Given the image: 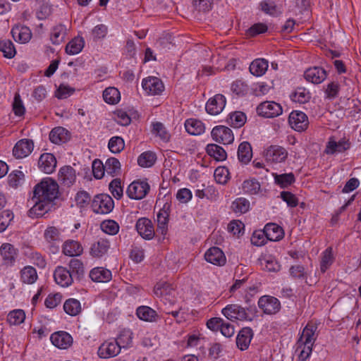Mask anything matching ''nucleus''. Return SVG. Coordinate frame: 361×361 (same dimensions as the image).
I'll list each match as a JSON object with an SVG mask.
<instances>
[{"instance_id":"f8f14e48","label":"nucleus","mask_w":361,"mask_h":361,"mask_svg":"<svg viewBox=\"0 0 361 361\" xmlns=\"http://www.w3.org/2000/svg\"><path fill=\"white\" fill-rule=\"evenodd\" d=\"M288 156V152L285 148L279 145H271L264 152L267 161L274 163L284 161Z\"/></svg>"},{"instance_id":"f3484780","label":"nucleus","mask_w":361,"mask_h":361,"mask_svg":"<svg viewBox=\"0 0 361 361\" xmlns=\"http://www.w3.org/2000/svg\"><path fill=\"white\" fill-rule=\"evenodd\" d=\"M350 146L349 140L345 138L341 139L336 142L333 137H331L326 144L325 153L327 154L342 153L349 149Z\"/></svg>"},{"instance_id":"cd10ccee","label":"nucleus","mask_w":361,"mask_h":361,"mask_svg":"<svg viewBox=\"0 0 361 361\" xmlns=\"http://www.w3.org/2000/svg\"><path fill=\"white\" fill-rule=\"evenodd\" d=\"M75 171L70 166L62 167L59 172V180L64 185L70 186L75 180Z\"/></svg>"},{"instance_id":"4468645a","label":"nucleus","mask_w":361,"mask_h":361,"mask_svg":"<svg viewBox=\"0 0 361 361\" xmlns=\"http://www.w3.org/2000/svg\"><path fill=\"white\" fill-rule=\"evenodd\" d=\"M226 105V98L223 94H217L214 97L209 99L206 104V111L211 115H217L224 109Z\"/></svg>"},{"instance_id":"2f4dec72","label":"nucleus","mask_w":361,"mask_h":361,"mask_svg":"<svg viewBox=\"0 0 361 361\" xmlns=\"http://www.w3.org/2000/svg\"><path fill=\"white\" fill-rule=\"evenodd\" d=\"M109 246V240L100 238L92 245L90 253L94 257H101L107 252Z\"/></svg>"},{"instance_id":"6e6552de","label":"nucleus","mask_w":361,"mask_h":361,"mask_svg":"<svg viewBox=\"0 0 361 361\" xmlns=\"http://www.w3.org/2000/svg\"><path fill=\"white\" fill-rule=\"evenodd\" d=\"M211 134L213 140L224 145L231 143L234 139L232 130L224 126L214 127L212 129Z\"/></svg>"},{"instance_id":"a878e982","label":"nucleus","mask_w":361,"mask_h":361,"mask_svg":"<svg viewBox=\"0 0 361 361\" xmlns=\"http://www.w3.org/2000/svg\"><path fill=\"white\" fill-rule=\"evenodd\" d=\"M253 334L252 330L249 327L243 328L238 333L236 338V345L241 350L248 348Z\"/></svg>"},{"instance_id":"338daca9","label":"nucleus","mask_w":361,"mask_h":361,"mask_svg":"<svg viewBox=\"0 0 361 361\" xmlns=\"http://www.w3.org/2000/svg\"><path fill=\"white\" fill-rule=\"evenodd\" d=\"M216 181L220 184H225L228 179V171L223 167H218L214 171Z\"/></svg>"},{"instance_id":"69168bd1","label":"nucleus","mask_w":361,"mask_h":361,"mask_svg":"<svg viewBox=\"0 0 361 361\" xmlns=\"http://www.w3.org/2000/svg\"><path fill=\"white\" fill-rule=\"evenodd\" d=\"M69 268L71 273L77 274L78 276H81L84 273V267L82 262L78 259H72L69 262Z\"/></svg>"},{"instance_id":"2eb2a0df","label":"nucleus","mask_w":361,"mask_h":361,"mask_svg":"<svg viewBox=\"0 0 361 361\" xmlns=\"http://www.w3.org/2000/svg\"><path fill=\"white\" fill-rule=\"evenodd\" d=\"M34 143L32 140L23 139L18 141L13 149V154L17 159L27 157L33 150Z\"/></svg>"},{"instance_id":"aec40b11","label":"nucleus","mask_w":361,"mask_h":361,"mask_svg":"<svg viewBox=\"0 0 361 361\" xmlns=\"http://www.w3.org/2000/svg\"><path fill=\"white\" fill-rule=\"evenodd\" d=\"M204 258L207 262L214 265H224L226 261V257L223 251L217 247H210L204 254Z\"/></svg>"},{"instance_id":"bb28decb","label":"nucleus","mask_w":361,"mask_h":361,"mask_svg":"<svg viewBox=\"0 0 361 361\" xmlns=\"http://www.w3.org/2000/svg\"><path fill=\"white\" fill-rule=\"evenodd\" d=\"M264 233L267 238L271 241H277L283 237V230L279 225L269 223L264 228Z\"/></svg>"},{"instance_id":"393cba45","label":"nucleus","mask_w":361,"mask_h":361,"mask_svg":"<svg viewBox=\"0 0 361 361\" xmlns=\"http://www.w3.org/2000/svg\"><path fill=\"white\" fill-rule=\"evenodd\" d=\"M90 278L97 283H106L112 278L110 270L103 267H95L90 272Z\"/></svg>"},{"instance_id":"b1692460","label":"nucleus","mask_w":361,"mask_h":361,"mask_svg":"<svg viewBox=\"0 0 361 361\" xmlns=\"http://www.w3.org/2000/svg\"><path fill=\"white\" fill-rule=\"evenodd\" d=\"M169 206L164 204L157 215V231L162 235H165L168 231L169 216L168 209Z\"/></svg>"},{"instance_id":"864d4df0","label":"nucleus","mask_w":361,"mask_h":361,"mask_svg":"<svg viewBox=\"0 0 361 361\" xmlns=\"http://www.w3.org/2000/svg\"><path fill=\"white\" fill-rule=\"evenodd\" d=\"M25 314L22 310L11 311L7 316V321L11 325H18L23 322Z\"/></svg>"},{"instance_id":"79ce46f5","label":"nucleus","mask_w":361,"mask_h":361,"mask_svg":"<svg viewBox=\"0 0 361 361\" xmlns=\"http://www.w3.org/2000/svg\"><path fill=\"white\" fill-rule=\"evenodd\" d=\"M137 316L142 320L146 322H152L157 317V312L147 306H141L137 309Z\"/></svg>"},{"instance_id":"58836bf2","label":"nucleus","mask_w":361,"mask_h":361,"mask_svg":"<svg viewBox=\"0 0 361 361\" xmlns=\"http://www.w3.org/2000/svg\"><path fill=\"white\" fill-rule=\"evenodd\" d=\"M104 166L105 172L111 176H117L121 171V164L116 158L108 159Z\"/></svg>"},{"instance_id":"ea45409f","label":"nucleus","mask_w":361,"mask_h":361,"mask_svg":"<svg viewBox=\"0 0 361 361\" xmlns=\"http://www.w3.org/2000/svg\"><path fill=\"white\" fill-rule=\"evenodd\" d=\"M64 311L71 316H76L81 311V305L79 300L70 298L63 305Z\"/></svg>"},{"instance_id":"dca6fc26","label":"nucleus","mask_w":361,"mask_h":361,"mask_svg":"<svg viewBox=\"0 0 361 361\" xmlns=\"http://www.w3.org/2000/svg\"><path fill=\"white\" fill-rule=\"evenodd\" d=\"M73 275L71 271L63 267H57L54 273V278L57 284L61 287H68L73 281Z\"/></svg>"},{"instance_id":"8fccbe9b","label":"nucleus","mask_w":361,"mask_h":361,"mask_svg":"<svg viewBox=\"0 0 361 361\" xmlns=\"http://www.w3.org/2000/svg\"><path fill=\"white\" fill-rule=\"evenodd\" d=\"M133 333L128 329H124L121 331L118 336L117 338L115 339L120 345V348H128L132 343Z\"/></svg>"},{"instance_id":"1a4fd4ad","label":"nucleus","mask_w":361,"mask_h":361,"mask_svg":"<svg viewBox=\"0 0 361 361\" xmlns=\"http://www.w3.org/2000/svg\"><path fill=\"white\" fill-rule=\"evenodd\" d=\"M288 121L291 128L298 132L304 131L309 125L307 115L300 111H292L290 114Z\"/></svg>"},{"instance_id":"20e7f679","label":"nucleus","mask_w":361,"mask_h":361,"mask_svg":"<svg viewBox=\"0 0 361 361\" xmlns=\"http://www.w3.org/2000/svg\"><path fill=\"white\" fill-rule=\"evenodd\" d=\"M149 188V185L147 180H137L128 185L126 194L130 199L141 200L147 195Z\"/></svg>"},{"instance_id":"680f3d73","label":"nucleus","mask_w":361,"mask_h":361,"mask_svg":"<svg viewBox=\"0 0 361 361\" xmlns=\"http://www.w3.org/2000/svg\"><path fill=\"white\" fill-rule=\"evenodd\" d=\"M295 181V177L292 173L276 175L275 182L281 188H286Z\"/></svg>"},{"instance_id":"c9c22d12","label":"nucleus","mask_w":361,"mask_h":361,"mask_svg":"<svg viewBox=\"0 0 361 361\" xmlns=\"http://www.w3.org/2000/svg\"><path fill=\"white\" fill-rule=\"evenodd\" d=\"M84 45L85 42L82 37H75L66 44V52L69 55L78 54L82 50Z\"/></svg>"},{"instance_id":"13d9d810","label":"nucleus","mask_w":361,"mask_h":361,"mask_svg":"<svg viewBox=\"0 0 361 361\" xmlns=\"http://www.w3.org/2000/svg\"><path fill=\"white\" fill-rule=\"evenodd\" d=\"M102 230L109 235H116L119 231L118 224L114 220H105L101 224Z\"/></svg>"},{"instance_id":"0eeeda50","label":"nucleus","mask_w":361,"mask_h":361,"mask_svg":"<svg viewBox=\"0 0 361 361\" xmlns=\"http://www.w3.org/2000/svg\"><path fill=\"white\" fill-rule=\"evenodd\" d=\"M282 111L281 106L275 102H263L257 107L258 115L266 118L278 116L282 114Z\"/></svg>"},{"instance_id":"5fc2aeb1","label":"nucleus","mask_w":361,"mask_h":361,"mask_svg":"<svg viewBox=\"0 0 361 361\" xmlns=\"http://www.w3.org/2000/svg\"><path fill=\"white\" fill-rule=\"evenodd\" d=\"M231 207L235 213L244 214L249 210L250 202L245 198L240 197L232 203Z\"/></svg>"},{"instance_id":"f03ea898","label":"nucleus","mask_w":361,"mask_h":361,"mask_svg":"<svg viewBox=\"0 0 361 361\" xmlns=\"http://www.w3.org/2000/svg\"><path fill=\"white\" fill-rule=\"evenodd\" d=\"M154 294L161 299L164 304L173 305L176 302V290L166 281L157 282L154 288Z\"/></svg>"},{"instance_id":"a19ab883","label":"nucleus","mask_w":361,"mask_h":361,"mask_svg":"<svg viewBox=\"0 0 361 361\" xmlns=\"http://www.w3.org/2000/svg\"><path fill=\"white\" fill-rule=\"evenodd\" d=\"M244 193L248 195H257L261 188L260 183L255 178L246 180L243 182L242 185Z\"/></svg>"},{"instance_id":"39448f33","label":"nucleus","mask_w":361,"mask_h":361,"mask_svg":"<svg viewBox=\"0 0 361 361\" xmlns=\"http://www.w3.org/2000/svg\"><path fill=\"white\" fill-rule=\"evenodd\" d=\"M222 314L228 319L231 321L240 320H250L252 319L249 317L248 314L246 312V310L237 305V304H231L228 305L222 310Z\"/></svg>"},{"instance_id":"9d476101","label":"nucleus","mask_w":361,"mask_h":361,"mask_svg":"<svg viewBox=\"0 0 361 361\" xmlns=\"http://www.w3.org/2000/svg\"><path fill=\"white\" fill-rule=\"evenodd\" d=\"M142 86L148 94L158 95L164 90L162 81L157 77H148L143 79Z\"/></svg>"},{"instance_id":"49530a36","label":"nucleus","mask_w":361,"mask_h":361,"mask_svg":"<svg viewBox=\"0 0 361 361\" xmlns=\"http://www.w3.org/2000/svg\"><path fill=\"white\" fill-rule=\"evenodd\" d=\"M1 255L6 263H11L16 255L14 247L9 244H3L1 247Z\"/></svg>"},{"instance_id":"7ed1b4c3","label":"nucleus","mask_w":361,"mask_h":361,"mask_svg":"<svg viewBox=\"0 0 361 361\" xmlns=\"http://www.w3.org/2000/svg\"><path fill=\"white\" fill-rule=\"evenodd\" d=\"M91 207L97 214H108L113 209L114 203L109 195L99 194L94 197Z\"/></svg>"},{"instance_id":"4be33fe9","label":"nucleus","mask_w":361,"mask_h":361,"mask_svg":"<svg viewBox=\"0 0 361 361\" xmlns=\"http://www.w3.org/2000/svg\"><path fill=\"white\" fill-rule=\"evenodd\" d=\"M326 71L318 66L310 68L304 73L305 78L314 84H320L326 78Z\"/></svg>"},{"instance_id":"0e129e2a","label":"nucleus","mask_w":361,"mask_h":361,"mask_svg":"<svg viewBox=\"0 0 361 361\" xmlns=\"http://www.w3.org/2000/svg\"><path fill=\"white\" fill-rule=\"evenodd\" d=\"M13 111L15 115L21 116L25 114V109L23 105V101L18 93H16L13 102Z\"/></svg>"},{"instance_id":"774afa93","label":"nucleus","mask_w":361,"mask_h":361,"mask_svg":"<svg viewBox=\"0 0 361 361\" xmlns=\"http://www.w3.org/2000/svg\"><path fill=\"white\" fill-rule=\"evenodd\" d=\"M44 238L49 242L58 241L60 240V232L54 226L49 227L44 232Z\"/></svg>"},{"instance_id":"f257e3e1","label":"nucleus","mask_w":361,"mask_h":361,"mask_svg":"<svg viewBox=\"0 0 361 361\" xmlns=\"http://www.w3.org/2000/svg\"><path fill=\"white\" fill-rule=\"evenodd\" d=\"M34 205L30 209L31 215L42 216L53 207V202L59 197V185L50 178L43 179L35 185L33 191Z\"/></svg>"},{"instance_id":"c756f323","label":"nucleus","mask_w":361,"mask_h":361,"mask_svg":"<svg viewBox=\"0 0 361 361\" xmlns=\"http://www.w3.org/2000/svg\"><path fill=\"white\" fill-rule=\"evenodd\" d=\"M83 248L78 241L69 240L64 243L63 252L70 257L79 256L82 253Z\"/></svg>"},{"instance_id":"4c0bfd02","label":"nucleus","mask_w":361,"mask_h":361,"mask_svg":"<svg viewBox=\"0 0 361 361\" xmlns=\"http://www.w3.org/2000/svg\"><path fill=\"white\" fill-rule=\"evenodd\" d=\"M207 152L216 161H224L226 158V152L224 149L216 144H210L207 146Z\"/></svg>"},{"instance_id":"603ef678","label":"nucleus","mask_w":361,"mask_h":361,"mask_svg":"<svg viewBox=\"0 0 361 361\" xmlns=\"http://www.w3.org/2000/svg\"><path fill=\"white\" fill-rule=\"evenodd\" d=\"M152 133L158 136L164 142H168L170 139V134L166 130L165 126L160 122H156L152 124Z\"/></svg>"},{"instance_id":"09e8293b","label":"nucleus","mask_w":361,"mask_h":361,"mask_svg":"<svg viewBox=\"0 0 361 361\" xmlns=\"http://www.w3.org/2000/svg\"><path fill=\"white\" fill-rule=\"evenodd\" d=\"M334 262V256L332 253V248H326L322 254V259L320 262V270L324 273Z\"/></svg>"},{"instance_id":"473e14b6","label":"nucleus","mask_w":361,"mask_h":361,"mask_svg":"<svg viewBox=\"0 0 361 361\" xmlns=\"http://www.w3.org/2000/svg\"><path fill=\"white\" fill-rule=\"evenodd\" d=\"M268 66V61L264 59H257L250 63L249 70L251 74L259 77L266 73Z\"/></svg>"},{"instance_id":"f704fd0d","label":"nucleus","mask_w":361,"mask_h":361,"mask_svg":"<svg viewBox=\"0 0 361 361\" xmlns=\"http://www.w3.org/2000/svg\"><path fill=\"white\" fill-rule=\"evenodd\" d=\"M252 157V152L251 145L247 142H243L240 144L238 149V160L246 164L250 162Z\"/></svg>"},{"instance_id":"bf43d9fd","label":"nucleus","mask_w":361,"mask_h":361,"mask_svg":"<svg viewBox=\"0 0 361 361\" xmlns=\"http://www.w3.org/2000/svg\"><path fill=\"white\" fill-rule=\"evenodd\" d=\"M13 214L11 210H4L0 214V233L4 232L9 226L13 219Z\"/></svg>"},{"instance_id":"a18cd8bd","label":"nucleus","mask_w":361,"mask_h":361,"mask_svg":"<svg viewBox=\"0 0 361 361\" xmlns=\"http://www.w3.org/2000/svg\"><path fill=\"white\" fill-rule=\"evenodd\" d=\"M246 122V115L242 111H235L230 114L228 123L233 128L242 127Z\"/></svg>"},{"instance_id":"9b49d317","label":"nucleus","mask_w":361,"mask_h":361,"mask_svg":"<svg viewBox=\"0 0 361 361\" xmlns=\"http://www.w3.org/2000/svg\"><path fill=\"white\" fill-rule=\"evenodd\" d=\"M120 351V345L116 341L108 340L99 346L97 354L100 358L106 359L116 356Z\"/></svg>"},{"instance_id":"72a5a7b5","label":"nucleus","mask_w":361,"mask_h":361,"mask_svg":"<svg viewBox=\"0 0 361 361\" xmlns=\"http://www.w3.org/2000/svg\"><path fill=\"white\" fill-rule=\"evenodd\" d=\"M185 128L188 133L194 135H200L204 132V123L194 118L188 119L185 123Z\"/></svg>"},{"instance_id":"5701e85b","label":"nucleus","mask_w":361,"mask_h":361,"mask_svg":"<svg viewBox=\"0 0 361 361\" xmlns=\"http://www.w3.org/2000/svg\"><path fill=\"white\" fill-rule=\"evenodd\" d=\"M11 35L13 39L21 44L28 42L32 37V32L27 26L17 25L11 30Z\"/></svg>"},{"instance_id":"c03bdc74","label":"nucleus","mask_w":361,"mask_h":361,"mask_svg":"<svg viewBox=\"0 0 361 361\" xmlns=\"http://www.w3.org/2000/svg\"><path fill=\"white\" fill-rule=\"evenodd\" d=\"M103 98L108 104H116L120 100V92L115 87H107L103 92Z\"/></svg>"},{"instance_id":"052dcab7","label":"nucleus","mask_w":361,"mask_h":361,"mask_svg":"<svg viewBox=\"0 0 361 361\" xmlns=\"http://www.w3.org/2000/svg\"><path fill=\"white\" fill-rule=\"evenodd\" d=\"M109 190L112 195L117 200L121 199L123 197V190L121 186V180L118 178L114 179L109 183Z\"/></svg>"},{"instance_id":"412c9836","label":"nucleus","mask_w":361,"mask_h":361,"mask_svg":"<svg viewBox=\"0 0 361 361\" xmlns=\"http://www.w3.org/2000/svg\"><path fill=\"white\" fill-rule=\"evenodd\" d=\"M38 166L39 169L45 173H51L56 169V159L52 154L44 153L40 156Z\"/></svg>"},{"instance_id":"6ab92c4d","label":"nucleus","mask_w":361,"mask_h":361,"mask_svg":"<svg viewBox=\"0 0 361 361\" xmlns=\"http://www.w3.org/2000/svg\"><path fill=\"white\" fill-rule=\"evenodd\" d=\"M50 340L54 345L61 349H66L73 343L71 336L66 331L52 334Z\"/></svg>"},{"instance_id":"423d86ee","label":"nucleus","mask_w":361,"mask_h":361,"mask_svg":"<svg viewBox=\"0 0 361 361\" xmlns=\"http://www.w3.org/2000/svg\"><path fill=\"white\" fill-rule=\"evenodd\" d=\"M258 307L266 314H275L281 309V302L275 297L263 295L258 300Z\"/></svg>"},{"instance_id":"c85d7f7f","label":"nucleus","mask_w":361,"mask_h":361,"mask_svg":"<svg viewBox=\"0 0 361 361\" xmlns=\"http://www.w3.org/2000/svg\"><path fill=\"white\" fill-rule=\"evenodd\" d=\"M67 27L63 24L54 26L50 32V39L54 44L62 43L67 35Z\"/></svg>"},{"instance_id":"e2e57ef3","label":"nucleus","mask_w":361,"mask_h":361,"mask_svg":"<svg viewBox=\"0 0 361 361\" xmlns=\"http://www.w3.org/2000/svg\"><path fill=\"white\" fill-rule=\"evenodd\" d=\"M24 180V173L19 170H15L8 176V184L13 188H17Z\"/></svg>"},{"instance_id":"a211bd4d","label":"nucleus","mask_w":361,"mask_h":361,"mask_svg":"<svg viewBox=\"0 0 361 361\" xmlns=\"http://www.w3.org/2000/svg\"><path fill=\"white\" fill-rule=\"evenodd\" d=\"M136 229L138 233L145 239L150 240L154 236V230L152 221L147 218H140L137 220Z\"/></svg>"},{"instance_id":"4d7b16f0","label":"nucleus","mask_w":361,"mask_h":361,"mask_svg":"<svg viewBox=\"0 0 361 361\" xmlns=\"http://www.w3.org/2000/svg\"><path fill=\"white\" fill-rule=\"evenodd\" d=\"M291 99L293 102L304 104L310 99L309 92L302 87H298L291 95Z\"/></svg>"},{"instance_id":"e433bc0d","label":"nucleus","mask_w":361,"mask_h":361,"mask_svg":"<svg viewBox=\"0 0 361 361\" xmlns=\"http://www.w3.org/2000/svg\"><path fill=\"white\" fill-rule=\"evenodd\" d=\"M20 279L24 283H34L37 279L36 269L30 266L25 267L20 271Z\"/></svg>"},{"instance_id":"7c9ffc66","label":"nucleus","mask_w":361,"mask_h":361,"mask_svg":"<svg viewBox=\"0 0 361 361\" xmlns=\"http://www.w3.org/2000/svg\"><path fill=\"white\" fill-rule=\"evenodd\" d=\"M69 139L68 131L63 127H56L49 133V140L54 144L66 142Z\"/></svg>"},{"instance_id":"ddd939ff","label":"nucleus","mask_w":361,"mask_h":361,"mask_svg":"<svg viewBox=\"0 0 361 361\" xmlns=\"http://www.w3.org/2000/svg\"><path fill=\"white\" fill-rule=\"evenodd\" d=\"M317 324L315 322H308L304 328L298 343L313 345L317 337Z\"/></svg>"},{"instance_id":"3c124183","label":"nucleus","mask_w":361,"mask_h":361,"mask_svg":"<svg viewBox=\"0 0 361 361\" xmlns=\"http://www.w3.org/2000/svg\"><path fill=\"white\" fill-rule=\"evenodd\" d=\"M261 9L267 14L278 16L281 12L274 0H264L260 3Z\"/></svg>"},{"instance_id":"de8ad7c7","label":"nucleus","mask_w":361,"mask_h":361,"mask_svg":"<svg viewBox=\"0 0 361 361\" xmlns=\"http://www.w3.org/2000/svg\"><path fill=\"white\" fill-rule=\"evenodd\" d=\"M156 154L152 152L142 153L137 159L138 164L142 167H151L156 161Z\"/></svg>"},{"instance_id":"6e6d98bb","label":"nucleus","mask_w":361,"mask_h":361,"mask_svg":"<svg viewBox=\"0 0 361 361\" xmlns=\"http://www.w3.org/2000/svg\"><path fill=\"white\" fill-rule=\"evenodd\" d=\"M108 147L111 152L119 153L124 149L125 142L121 137L115 136L109 140Z\"/></svg>"},{"instance_id":"37998d69","label":"nucleus","mask_w":361,"mask_h":361,"mask_svg":"<svg viewBox=\"0 0 361 361\" xmlns=\"http://www.w3.org/2000/svg\"><path fill=\"white\" fill-rule=\"evenodd\" d=\"M0 51L7 59H13L16 54L15 46L10 39L0 41Z\"/></svg>"}]
</instances>
